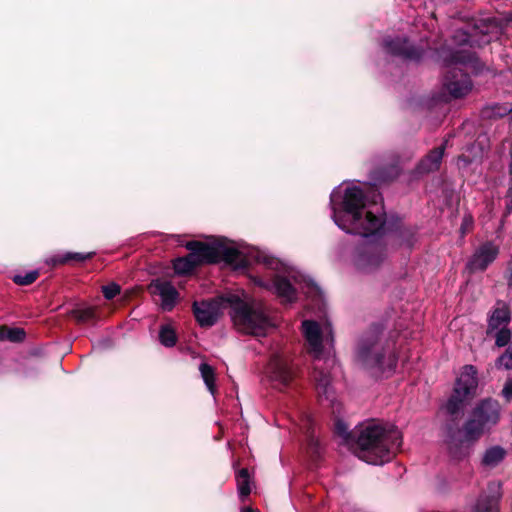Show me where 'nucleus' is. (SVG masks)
<instances>
[{
  "label": "nucleus",
  "mask_w": 512,
  "mask_h": 512,
  "mask_svg": "<svg viewBox=\"0 0 512 512\" xmlns=\"http://www.w3.org/2000/svg\"><path fill=\"white\" fill-rule=\"evenodd\" d=\"M330 206L335 224L347 233L368 238L383 229L382 207L366 203L362 189L353 183L334 189Z\"/></svg>",
  "instance_id": "f257e3e1"
},
{
  "label": "nucleus",
  "mask_w": 512,
  "mask_h": 512,
  "mask_svg": "<svg viewBox=\"0 0 512 512\" xmlns=\"http://www.w3.org/2000/svg\"><path fill=\"white\" fill-rule=\"evenodd\" d=\"M230 308L235 327L246 334L264 336L272 327L270 319L261 307L248 305L237 295L217 297L212 300L194 302L193 311L201 326H212L223 309Z\"/></svg>",
  "instance_id": "f03ea898"
},
{
  "label": "nucleus",
  "mask_w": 512,
  "mask_h": 512,
  "mask_svg": "<svg viewBox=\"0 0 512 512\" xmlns=\"http://www.w3.org/2000/svg\"><path fill=\"white\" fill-rule=\"evenodd\" d=\"M304 337L308 343L309 352L315 358L313 379L317 393L321 399L334 403V390L331 386L329 373L321 370L320 362L324 360L327 365L334 364V358L331 356L333 346V330L329 322L319 323L313 320L302 322Z\"/></svg>",
  "instance_id": "7ed1b4c3"
},
{
  "label": "nucleus",
  "mask_w": 512,
  "mask_h": 512,
  "mask_svg": "<svg viewBox=\"0 0 512 512\" xmlns=\"http://www.w3.org/2000/svg\"><path fill=\"white\" fill-rule=\"evenodd\" d=\"M356 443L359 459L380 465L394 456L401 446L402 436L394 426L371 420L359 426Z\"/></svg>",
  "instance_id": "20e7f679"
},
{
  "label": "nucleus",
  "mask_w": 512,
  "mask_h": 512,
  "mask_svg": "<svg viewBox=\"0 0 512 512\" xmlns=\"http://www.w3.org/2000/svg\"><path fill=\"white\" fill-rule=\"evenodd\" d=\"M500 419V405L497 401L486 399L481 401L472 411L471 417L462 430V438L451 439L448 443L450 454L460 458L467 454L471 444L477 441L485 431L496 425Z\"/></svg>",
  "instance_id": "39448f33"
},
{
  "label": "nucleus",
  "mask_w": 512,
  "mask_h": 512,
  "mask_svg": "<svg viewBox=\"0 0 512 512\" xmlns=\"http://www.w3.org/2000/svg\"><path fill=\"white\" fill-rule=\"evenodd\" d=\"M478 386L477 370L472 365H465L458 376L453 394L445 404L446 412L454 416L460 413L474 397Z\"/></svg>",
  "instance_id": "423d86ee"
},
{
  "label": "nucleus",
  "mask_w": 512,
  "mask_h": 512,
  "mask_svg": "<svg viewBox=\"0 0 512 512\" xmlns=\"http://www.w3.org/2000/svg\"><path fill=\"white\" fill-rule=\"evenodd\" d=\"M358 358L369 369L379 374H390L394 371L397 358L392 350H384L374 340H362L358 348Z\"/></svg>",
  "instance_id": "0eeeda50"
},
{
  "label": "nucleus",
  "mask_w": 512,
  "mask_h": 512,
  "mask_svg": "<svg viewBox=\"0 0 512 512\" xmlns=\"http://www.w3.org/2000/svg\"><path fill=\"white\" fill-rule=\"evenodd\" d=\"M451 65L445 77L444 87L452 97L460 98L467 95L472 89L468 74L458 67L461 65L467 69L469 60L462 56V51H456L452 56Z\"/></svg>",
  "instance_id": "6e6552de"
},
{
  "label": "nucleus",
  "mask_w": 512,
  "mask_h": 512,
  "mask_svg": "<svg viewBox=\"0 0 512 512\" xmlns=\"http://www.w3.org/2000/svg\"><path fill=\"white\" fill-rule=\"evenodd\" d=\"M386 245L380 238L372 241H366L358 250L354 265L356 269L363 273H371L376 271L386 260Z\"/></svg>",
  "instance_id": "1a4fd4ad"
},
{
  "label": "nucleus",
  "mask_w": 512,
  "mask_h": 512,
  "mask_svg": "<svg viewBox=\"0 0 512 512\" xmlns=\"http://www.w3.org/2000/svg\"><path fill=\"white\" fill-rule=\"evenodd\" d=\"M268 374L278 388H284L294 379L295 368L287 355L276 354L269 363Z\"/></svg>",
  "instance_id": "9d476101"
},
{
  "label": "nucleus",
  "mask_w": 512,
  "mask_h": 512,
  "mask_svg": "<svg viewBox=\"0 0 512 512\" xmlns=\"http://www.w3.org/2000/svg\"><path fill=\"white\" fill-rule=\"evenodd\" d=\"M499 254V248L492 242H486L475 250L467 263V269L471 272L484 271L494 262Z\"/></svg>",
  "instance_id": "9b49d317"
},
{
  "label": "nucleus",
  "mask_w": 512,
  "mask_h": 512,
  "mask_svg": "<svg viewBox=\"0 0 512 512\" xmlns=\"http://www.w3.org/2000/svg\"><path fill=\"white\" fill-rule=\"evenodd\" d=\"M149 290L152 294L160 297L161 308L164 311H171L178 301L179 293L169 281L153 280L149 285Z\"/></svg>",
  "instance_id": "f8f14e48"
},
{
  "label": "nucleus",
  "mask_w": 512,
  "mask_h": 512,
  "mask_svg": "<svg viewBox=\"0 0 512 512\" xmlns=\"http://www.w3.org/2000/svg\"><path fill=\"white\" fill-rule=\"evenodd\" d=\"M186 248L190 253L196 254L194 259L198 265L218 262V240L213 243L190 241L187 242Z\"/></svg>",
  "instance_id": "ddd939ff"
},
{
  "label": "nucleus",
  "mask_w": 512,
  "mask_h": 512,
  "mask_svg": "<svg viewBox=\"0 0 512 512\" xmlns=\"http://www.w3.org/2000/svg\"><path fill=\"white\" fill-rule=\"evenodd\" d=\"M488 487L492 495H480L472 506L471 512H499L498 502L501 498V483L491 482Z\"/></svg>",
  "instance_id": "4468645a"
},
{
  "label": "nucleus",
  "mask_w": 512,
  "mask_h": 512,
  "mask_svg": "<svg viewBox=\"0 0 512 512\" xmlns=\"http://www.w3.org/2000/svg\"><path fill=\"white\" fill-rule=\"evenodd\" d=\"M384 48L387 53L392 55H399L409 59H417L420 57V53L417 50L407 46L406 39H386L384 41Z\"/></svg>",
  "instance_id": "2eb2a0df"
},
{
  "label": "nucleus",
  "mask_w": 512,
  "mask_h": 512,
  "mask_svg": "<svg viewBox=\"0 0 512 512\" xmlns=\"http://www.w3.org/2000/svg\"><path fill=\"white\" fill-rule=\"evenodd\" d=\"M509 322L510 313L508 307L504 303L498 302L488 321V333H492L494 329L507 327Z\"/></svg>",
  "instance_id": "dca6fc26"
},
{
  "label": "nucleus",
  "mask_w": 512,
  "mask_h": 512,
  "mask_svg": "<svg viewBox=\"0 0 512 512\" xmlns=\"http://www.w3.org/2000/svg\"><path fill=\"white\" fill-rule=\"evenodd\" d=\"M275 293L283 302L291 303L296 299V287L287 279L276 276L273 281Z\"/></svg>",
  "instance_id": "f3484780"
},
{
  "label": "nucleus",
  "mask_w": 512,
  "mask_h": 512,
  "mask_svg": "<svg viewBox=\"0 0 512 512\" xmlns=\"http://www.w3.org/2000/svg\"><path fill=\"white\" fill-rule=\"evenodd\" d=\"M444 154V146L432 150L418 165L419 173L436 171L441 164Z\"/></svg>",
  "instance_id": "a211bd4d"
},
{
  "label": "nucleus",
  "mask_w": 512,
  "mask_h": 512,
  "mask_svg": "<svg viewBox=\"0 0 512 512\" xmlns=\"http://www.w3.org/2000/svg\"><path fill=\"white\" fill-rule=\"evenodd\" d=\"M221 260L229 264L238 265L242 263V253L234 246L228 245L225 241L218 240V262Z\"/></svg>",
  "instance_id": "6ab92c4d"
},
{
  "label": "nucleus",
  "mask_w": 512,
  "mask_h": 512,
  "mask_svg": "<svg viewBox=\"0 0 512 512\" xmlns=\"http://www.w3.org/2000/svg\"><path fill=\"white\" fill-rule=\"evenodd\" d=\"M195 253H189L186 257L178 258L173 262V268L176 274L186 275L191 273L198 266Z\"/></svg>",
  "instance_id": "aec40b11"
},
{
  "label": "nucleus",
  "mask_w": 512,
  "mask_h": 512,
  "mask_svg": "<svg viewBox=\"0 0 512 512\" xmlns=\"http://www.w3.org/2000/svg\"><path fill=\"white\" fill-rule=\"evenodd\" d=\"M505 455L506 451L503 448L494 446L486 450L482 462L486 466L494 467L504 459Z\"/></svg>",
  "instance_id": "412c9836"
},
{
  "label": "nucleus",
  "mask_w": 512,
  "mask_h": 512,
  "mask_svg": "<svg viewBox=\"0 0 512 512\" xmlns=\"http://www.w3.org/2000/svg\"><path fill=\"white\" fill-rule=\"evenodd\" d=\"M294 284L302 290L306 289L305 293L309 297H313L318 305L322 304L323 297L319 287L311 281H300L296 276H293Z\"/></svg>",
  "instance_id": "4be33fe9"
},
{
  "label": "nucleus",
  "mask_w": 512,
  "mask_h": 512,
  "mask_svg": "<svg viewBox=\"0 0 512 512\" xmlns=\"http://www.w3.org/2000/svg\"><path fill=\"white\" fill-rule=\"evenodd\" d=\"M199 370H200L201 377H202V379H203L207 389L209 390V392L212 395H215V392H216V385H215L216 374H215L214 368L212 366H210L209 364H207V363H201L200 367H199Z\"/></svg>",
  "instance_id": "5701e85b"
},
{
  "label": "nucleus",
  "mask_w": 512,
  "mask_h": 512,
  "mask_svg": "<svg viewBox=\"0 0 512 512\" xmlns=\"http://www.w3.org/2000/svg\"><path fill=\"white\" fill-rule=\"evenodd\" d=\"M237 487L241 497H246L250 494V476L248 470L243 468L237 475Z\"/></svg>",
  "instance_id": "b1692460"
},
{
  "label": "nucleus",
  "mask_w": 512,
  "mask_h": 512,
  "mask_svg": "<svg viewBox=\"0 0 512 512\" xmlns=\"http://www.w3.org/2000/svg\"><path fill=\"white\" fill-rule=\"evenodd\" d=\"M25 337V332L20 328H6L0 329V339L9 340L12 342L22 341Z\"/></svg>",
  "instance_id": "393cba45"
},
{
  "label": "nucleus",
  "mask_w": 512,
  "mask_h": 512,
  "mask_svg": "<svg viewBox=\"0 0 512 512\" xmlns=\"http://www.w3.org/2000/svg\"><path fill=\"white\" fill-rule=\"evenodd\" d=\"M160 342L166 347H172L176 344L175 331L168 325L162 326L159 333Z\"/></svg>",
  "instance_id": "a878e982"
},
{
  "label": "nucleus",
  "mask_w": 512,
  "mask_h": 512,
  "mask_svg": "<svg viewBox=\"0 0 512 512\" xmlns=\"http://www.w3.org/2000/svg\"><path fill=\"white\" fill-rule=\"evenodd\" d=\"M492 333H494L495 344L498 347L506 346L511 340L512 333L508 327L494 329Z\"/></svg>",
  "instance_id": "bb28decb"
},
{
  "label": "nucleus",
  "mask_w": 512,
  "mask_h": 512,
  "mask_svg": "<svg viewBox=\"0 0 512 512\" xmlns=\"http://www.w3.org/2000/svg\"><path fill=\"white\" fill-rule=\"evenodd\" d=\"M71 315L76 318L79 322H86L94 317V309L92 307H80L74 309Z\"/></svg>",
  "instance_id": "cd10ccee"
},
{
  "label": "nucleus",
  "mask_w": 512,
  "mask_h": 512,
  "mask_svg": "<svg viewBox=\"0 0 512 512\" xmlns=\"http://www.w3.org/2000/svg\"><path fill=\"white\" fill-rule=\"evenodd\" d=\"M496 366L506 370L512 369V346L508 347L506 351L497 359Z\"/></svg>",
  "instance_id": "c85d7f7f"
},
{
  "label": "nucleus",
  "mask_w": 512,
  "mask_h": 512,
  "mask_svg": "<svg viewBox=\"0 0 512 512\" xmlns=\"http://www.w3.org/2000/svg\"><path fill=\"white\" fill-rule=\"evenodd\" d=\"M335 431L337 435L342 438L345 444L350 443L351 433L349 432L348 426L343 421L338 420L336 422Z\"/></svg>",
  "instance_id": "c756f323"
},
{
  "label": "nucleus",
  "mask_w": 512,
  "mask_h": 512,
  "mask_svg": "<svg viewBox=\"0 0 512 512\" xmlns=\"http://www.w3.org/2000/svg\"><path fill=\"white\" fill-rule=\"evenodd\" d=\"M38 275L37 271H30L25 275H16L14 276V282L19 285H29L38 278Z\"/></svg>",
  "instance_id": "7c9ffc66"
},
{
  "label": "nucleus",
  "mask_w": 512,
  "mask_h": 512,
  "mask_svg": "<svg viewBox=\"0 0 512 512\" xmlns=\"http://www.w3.org/2000/svg\"><path fill=\"white\" fill-rule=\"evenodd\" d=\"M102 292L105 298L110 300L120 293V286L115 283H111L109 285L103 286Z\"/></svg>",
  "instance_id": "2f4dec72"
},
{
  "label": "nucleus",
  "mask_w": 512,
  "mask_h": 512,
  "mask_svg": "<svg viewBox=\"0 0 512 512\" xmlns=\"http://www.w3.org/2000/svg\"><path fill=\"white\" fill-rule=\"evenodd\" d=\"M91 257V254H87V255H83V254H80V253H75V254H67L66 256L62 257V258H58V259H53V263L56 264V263H65L69 260H78V261H83L85 259H88Z\"/></svg>",
  "instance_id": "473e14b6"
},
{
  "label": "nucleus",
  "mask_w": 512,
  "mask_h": 512,
  "mask_svg": "<svg viewBox=\"0 0 512 512\" xmlns=\"http://www.w3.org/2000/svg\"><path fill=\"white\" fill-rule=\"evenodd\" d=\"M502 394L506 399H510L512 397V379L505 383Z\"/></svg>",
  "instance_id": "72a5a7b5"
},
{
  "label": "nucleus",
  "mask_w": 512,
  "mask_h": 512,
  "mask_svg": "<svg viewBox=\"0 0 512 512\" xmlns=\"http://www.w3.org/2000/svg\"><path fill=\"white\" fill-rule=\"evenodd\" d=\"M508 284L512 286V258L508 267Z\"/></svg>",
  "instance_id": "f704fd0d"
},
{
  "label": "nucleus",
  "mask_w": 512,
  "mask_h": 512,
  "mask_svg": "<svg viewBox=\"0 0 512 512\" xmlns=\"http://www.w3.org/2000/svg\"><path fill=\"white\" fill-rule=\"evenodd\" d=\"M472 224V219L470 217H465L463 221V227H469Z\"/></svg>",
  "instance_id": "c9c22d12"
},
{
  "label": "nucleus",
  "mask_w": 512,
  "mask_h": 512,
  "mask_svg": "<svg viewBox=\"0 0 512 512\" xmlns=\"http://www.w3.org/2000/svg\"><path fill=\"white\" fill-rule=\"evenodd\" d=\"M241 512H258V511L254 510L252 508L246 507V508H243Z\"/></svg>",
  "instance_id": "e433bc0d"
},
{
  "label": "nucleus",
  "mask_w": 512,
  "mask_h": 512,
  "mask_svg": "<svg viewBox=\"0 0 512 512\" xmlns=\"http://www.w3.org/2000/svg\"><path fill=\"white\" fill-rule=\"evenodd\" d=\"M509 20H511V21H512V13L510 14Z\"/></svg>",
  "instance_id": "4c0bfd02"
}]
</instances>
